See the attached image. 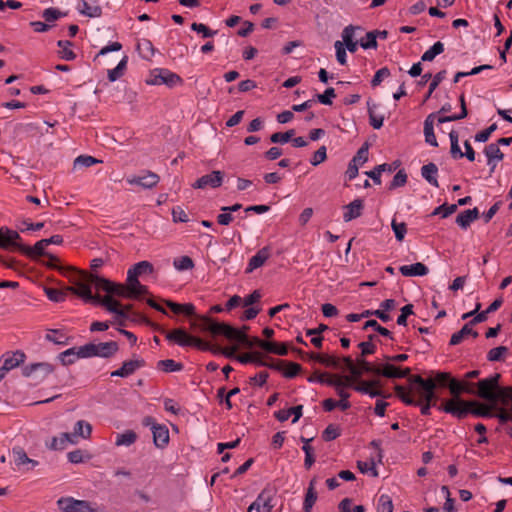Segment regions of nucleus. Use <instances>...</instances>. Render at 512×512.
<instances>
[{
  "label": "nucleus",
  "mask_w": 512,
  "mask_h": 512,
  "mask_svg": "<svg viewBox=\"0 0 512 512\" xmlns=\"http://www.w3.org/2000/svg\"><path fill=\"white\" fill-rule=\"evenodd\" d=\"M311 357L328 367L340 368V358L335 356L315 354Z\"/></svg>",
  "instance_id": "53"
},
{
  "label": "nucleus",
  "mask_w": 512,
  "mask_h": 512,
  "mask_svg": "<svg viewBox=\"0 0 512 512\" xmlns=\"http://www.w3.org/2000/svg\"><path fill=\"white\" fill-rule=\"evenodd\" d=\"M357 467L359 471L363 474H370L373 477L378 476V471L376 469L375 461L371 459L370 461H358Z\"/></svg>",
  "instance_id": "54"
},
{
  "label": "nucleus",
  "mask_w": 512,
  "mask_h": 512,
  "mask_svg": "<svg viewBox=\"0 0 512 512\" xmlns=\"http://www.w3.org/2000/svg\"><path fill=\"white\" fill-rule=\"evenodd\" d=\"M274 498L271 490H263L248 507V512H270L274 507Z\"/></svg>",
  "instance_id": "13"
},
{
  "label": "nucleus",
  "mask_w": 512,
  "mask_h": 512,
  "mask_svg": "<svg viewBox=\"0 0 512 512\" xmlns=\"http://www.w3.org/2000/svg\"><path fill=\"white\" fill-rule=\"evenodd\" d=\"M354 367L359 373V377H361L364 373L375 375L377 365L371 364L364 357L360 356L354 362Z\"/></svg>",
  "instance_id": "41"
},
{
  "label": "nucleus",
  "mask_w": 512,
  "mask_h": 512,
  "mask_svg": "<svg viewBox=\"0 0 512 512\" xmlns=\"http://www.w3.org/2000/svg\"><path fill=\"white\" fill-rule=\"evenodd\" d=\"M355 379L356 378L352 376L321 375L318 380L320 383H325L334 387L339 397H350V394L346 391V388L352 387Z\"/></svg>",
  "instance_id": "8"
},
{
  "label": "nucleus",
  "mask_w": 512,
  "mask_h": 512,
  "mask_svg": "<svg viewBox=\"0 0 512 512\" xmlns=\"http://www.w3.org/2000/svg\"><path fill=\"white\" fill-rule=\"evenodd\" d=\"M392 230L395 234V237L398 241H402L407 232V227L404 222H397L395 219L391 222Z\"/></svg>",
  "instance_id": "64"
},
{
  "label": "nucleus",
  "mask_w": 512,
  "mask_h": 512,
  "mask_svg": "<svg viewBox=\"0 0 512 512\" xmlns=\"http://www.w3.org/2000/svg\"><path fill=\"white\" fill-rule=\"evenodd\" d=\"M327 159V148L326 146L322 145L318 148L317 151L314 152L310 159V163L313 166H318L321 163H323Z\"/></svg>",
  "instance_id": "62"
},
{
  "label": "nucleus",
  "mask_w": 512,
  "mask_h": 512,
  "mask_svg": "<svg viewBox=\"0 0 512 512\" xmlns=\"http://www.w3.org/2000/svg\"><path fill=\"white\" fill-rule=\"evenodd\" d=\"M379 380H362L357 384H352V388L362 394H367L370 397L382 396L383 392L379 388Z\"/></svg>",
  "instance_id": "21"
},
{
  "label": "nucleus",
  "mask_w": 512,
  "mask_h": 512,
  "mask_svg": "<svg viewBox=\"0 0 512 512\" xmlns=\"http://www.w3.org/2000/svg\"><path fill=\"white\" fill-rule=\"evenodd\" d=\"M58 507L63 512H101V509L88 501L76 500L72 497L60 498Z\"/></svg>",
  "instance_id": "9"
},
{
  "label": "nucleus",
  "mask_w": 512,
  "mask_h": 512,
  "mask_svg": "<svg viewBox=\"0 0 512 512\" xmlns=\"http://www.w3.org/2000/svg\"><path fill=\"white\" fill-rule=\"evenodd\" d=\"M127 61V56H124L115 68L108 70V79L110 82H114L123 76L127 67Z\"/></svg>",
  "instance_id": "46"
},
{
  "label": "nucleus",
  "mask_w": 512,
  "mask_h": 512,
  "mask_svg": "<svg viewBox=\"0 0 512 512\" xmlns=\"http://www.w3.org/2000/svg\"><path fill=\"white\" fill-rule=\"evenodd\" d=\"M315 485L316 480L312 479L309 483L303 504V509L305 512H310L317 500V492L315 490Z\"/></svg>",
  "instance_id": "37"
},
{
  "label": "nucleus",
  "mask_w": 512,
  "mask_h": 512,
  "mask_svg": "<svg viewBox=\"0 0 512 512\" xmlns=\"http://www.w3.org/2000/svg\"><path fill=\"white\" fill-rule=\"evenodd\" d=\"M159 180L160 177L156 173L152 171H145L143 175L128 178L127 182L131 185L141 186L144 189H152L157 186Z\"/></svg>",
  "instance_id": "18"
},
{
  "label": "nucleus",
  "mask_w": 512,
  "mask_h": 512,
  "mask_svg": "<svg viewBox=\"0 0 512 512\" xmlns=\"http://www.w3.org/2000/svg\"><path fill=\"white\" fill-rule=\"evenodd\" d=\"M138 275L136 274H133L132 271H129L127 272V287L130 288V291H132V293L138 297L142 294H145L147 293V288L146 286L142 285L139 281H138Z\"/></svg>",
  "instance_id": "33"
},
{
  "label": "nucleus",
  "mask_w": 512,
  "mask_h": 512,
  "mask_svg": "<svg viewBox=\"0 0 512 512\" xmlns=\"http://www.w3.org/2000/svg\"><path fill=\"white\" fill-rule=\"evenodd\" d=\"M47 247V243H45L44 239L35 243L33 247L25 246L19 244L18 250L24 252L28 256H43L45 255V248Z\"/></svg>",
  "instance_id": "36"
},
{
  "label": "nucleus",
  "mask_w": 512,
  "mask_h": 512,
  "mask_svg": "<svg viewBox=\"0 0 512 512\" xmlns=\"http://www.w3.org/2000/svg\"><path fill=\"white\" fill-rule=\"evenodd\" d=\"M80 358H82V356H80V347L69 348L59 354V360L61 361V363L63 365H71L77 359H80Z\"/></svg>",
  "instance_id": "42"
},
{
  "label": "nucleus",
  "mask_w": 512,
  "mask_h": 512,
  "mask_svg": "<svg viewBox=\"0 0 512 512\" xmlns=\"http://www.w3.org/2000/svg\"><path fill=\"white\" fill-rule=\"evenodd\" d=\"M474 405H476V401H463L460 398H452L447 400L439 409L443 410L445 413H449L459 419H462L470 413L471 408Z\"/></svg>",
  "instance_id": "10"
},
{
  "label": "nucleus",
  "mask_w": 512,
  "mask_h": 512,
  "mask_svg": "<svg viewBox=\"0 0 512 512\" xmlns=\"http://www.w3.org/2000/svg\"><path fill=\"white\" fill-rule=\"evenodd\" d=\"M421 176L432 186L438 188V168L434 163H428L421 168Z\"/></svg>",
  "instance_id": "31"
},
{
  "label": "nucleus",
  "mask_w": 512,
  "mask_h": 512,
  "mask_svg": "<svg viewBox=\"0 0 512 512\" xmlns=\"http://www.w3.org/2000/svg\"><path fill=\"white\" fill-rule=\"evenodd\" d=\"M449 138H450V142H451L450 153H451L452 158H454V159L463 158L464 154L461 151L460 146H459L458 133L456 131L452 130L449 133Z\"/></svg>",
  "instance_id": "47"
},
{
  "label": "nucleus",
  "mask_w": 512,
  "mask_h": 512,
  "mask_svg": "<svg viewBox=\"0 0 512 512\" xmlns=\"http://www.w3.org/2000/svg\"><path fill=\"white\" fill-rule=\"evenodd\" d=\"M270 257V250L268 247L261 248L254 256L249 260L246 272H252L253 270L261 267Z\"/></svg>",
  "instance_id": "26"
},
{
  "label": "nucleus",
  "mask_w": 512,
  "mask_h": 512,
  "mask_svg": "<svg viewBox=\"0 0 512 512\" xmlns=\"http://www.w3.org/2000/svg\"><path fill=\"white\" fill-rule=\"evenodd\" d=\"M484 153L487 157V165H491L494 161L500 162L504 158L503 152L496 143L487 145L484 149Z\"/></svg>",
  "instance_id": "35"
},
{
  "label": "nucleus",
  "mask_w": 512,
  "mask_h": 512,
  "mask_svg": "<svg viewBox=\"0 0 512 512\" xmlns=\"http://www.w3.org/2000/svg\"><path fill=\"white\" fill-rule=\"evenodd\" d=\"M173 266L179 272L188 271L194 268V262L189 256H181L173 260Z\"/></svg>",
  "instance_id": "48"
},
{
  "label": "nucleus",
  "mask_w": 512,
  "mask_h": 512,
  "mask_svg": "<svg viewBox=\"0 0 512 512\" xmlns=\"http://www.w3.org/2000/svg\"><path fill=\"white\" fill-rule=\"evenodd\" d=\"M54 371V366L47 362L33 363L23 367L22 374L25 377L33 378L37 381L44 380Z\"/></svg>",
  "instance_id": "12"
},
{
  "label": "nucleus",
  "mask_w": 512,
  "mask_h": 512,
  "mask_svg": "<svg viewBox=\"0 0 512 512\" xmlns=\"http://www.w3.org/2000/svg\"><path fill=\"white\" fill-rule=\"evenodd\" d=\"M191 29L198 34H201L203 38H211L217 34L216 30L210 29L207 25L203 23H192Z\"/></svg>",
  "instance_id": "56"
},
{
  "label": "nucleus",
  "mask_w": 512,
  "mask_h": 512,
  "mask_svg": "<svg viewBox=\"0 0 512 512\" xmlns=\"http://www.w3.org/2000/svg\"><path fill=\"white\" fill-rule=\"evenodd\" d=\"M11 454L13 461L18 468H23L24 470L29 471L38 465V461L29 458L21 447H14Z\"/></svg>",
  "instance_id": "20"
},
{
  "label": "nucleus",
  "mask_w": 512,
  "mask_h": 512,
  "mask_svg": "<svg viewBox=\"0 0 512 512\" xmlns=\"http://www.w3.org/2000/svg\"><path fill=\"white\" fill-rule=\"evenodd\" d=\"M202 332H210L212 335L226 336V331L229 328L228 324L214 322L207 316H201L199 322L194 324Z\"/></svg>",
  "instance_id": "15"
},
{
  "label": "nucleus",
  "mask_w": 512,
  "mask_h": 512,
  "mask_svg": "<svg viewBox=\"0 0 512 512\" xmlns=\"http://www.w3.org/2000/svg\"><path fill=\"white\" fill-rule=\"evenodd\" d=\"M396 395L404 402L406 405H420V401L414 400L406 389L403 386L397 385L395 387Z\"/></svg>",
  "instance_id": "61"
},
{
  "label": "nucleus",
  "mask_w": 512,
  "mask_h": 512,
  "mask_svg": "<svg viewBox=\"0 0 512 512\" xmlns=\"http://www.w3.org/2000/svg\"><path fill=\"white\" fill-rule=\"evenodd\" d=\"M508 349L505 346H498L491 349L487 354V359L491 362L500 361L507 353Z\"/></svg>",
  "instance_id": "63"
},
{
  "label": "nucleus",
  "mask_w": 512,
  "mask_h": 512,
  "mask_svg": "<svg viewBox=\"0 0 512 512\" xmlns=\"http://www.w3.org/2000/svg\"><path fill=\"white\" fill-rule=\"evenodd\" d=\"M153 442L156 447L164 448L169 443V430L165 425L153 423L152 426Z\"/></svg>",
  "instance_id": "25"
},
{
  "label": "nucleus",
  "mask_w": 512,
  "mask_h": 512,
  "mask_svg": "<svg viewBox=\"0 0 512 512\" xmlns=\"http://www.w3.org/2000/svg\"><path fill=\"white\" fill-rule=\"evenodd\" d=\"M474 405H476V401H463L460 398H452L447 400L439 409L443 410L445 413H449L459 419H462L470 413L471 408Z\"/></svg>",
  "instance_id": "11"
},
{
  "label": "nucleus",
  "mask_w": 512,
  "mask_h": 512,
  "mask_svg": "<svg viewBox=\"0 0 512 512\" xmlns=\"http://www.w3.org/2000/svg\"><path fill=\"white\" fill-rule=\"evenodd\" d=\"M444 52V44L441 41L435 42L421 57L424 62L433 61L434 58Z\"/></svg>",
  "instance_id": "45"
},
{
  "label": "nucleus",
  "mask_w": 512,
  "mask_h": 512,
  "mask_svg": "<svg viewBox=\"0 0 512 512\" xmlns=\"http://www.w3.org/2000/svg\"><path fill=\"white\" fill-rule=\"evenodd\" d=\"M129 271H132L133 274H136L138 276L146 273H152L153 272V265L148 261H141L137 264L133 265Z\"/></svg>",
  "instance_id": "59"
},
{
  "label": "nucleus",
  "mask_w": 512,
  "mask_h": 512,
  "mask_svg": "<svg viewBox=\"0 0 512 512\" xmlns=\"http://www.w3.org/2000/svg\"><path fill=\"white\" fill-rule=\"evenodd\" d=\"M377 31H370L366 33L365 37L359 40V45L363 49H375L377 48Z\"/></svg>",
  "instance_id": "51"
},
{
  "label": "nucleus",
  "mask_w": 512,
  "mask_h": 512,
  "mask_svg": "<svg viewBox=\"0 0 512 512\" xmlns=\"http://www.w3.org/2000/svg\"><path fill=\"white\" fill-rule=\"evenodd\" d=\"M78 11L80 14L91 18L100 17L102 14V9L99 5H90L87 0H81V6L78 7Z\"/></svg>",
  "instance_id": "40"
},
{
  "label": "nucleus",
  "mask_w": 512,
  "mask_h": 512,
  "mask_svg": "<svg viewBox=\"0 0 512 512\" xmlns=\"http://www.w3.org/2000/svg\"><path fill=\"white\" fill-rule=\"evenodd\" d=\"M344 209L345 211L343 214V219L345 222H349L361 215L363 209V201L361 199H355L346 205Z\"/></svg>",
  "instance_id": "28"
},
{
  "label": "nucleus",
  "mask_w": 512,
  "mask_h": 512,
  "mask_svg": "<svg viewBox=\"0 0 512 512\" xmlns=\"http://www.w3.org/2000/svg\"><path fill=\"white\" fill-rule=\"evenodd\" d=\"M459 101L461 104V112L456 115L439 117V119H438L439 123L456 121V120L463 119L467 116V108H466V103H465V97L463 94L459 97Z\"/></svg>",
  "instance_id": "50"
},
{
  "label": "nucleus",
  "mask_w": 512,
  "mask_h": 512,
  "mask_svg": "<svg viewBox=\"0 0 512 512\" xmlns=\"http://www.w3.org/2000/svg\"><path fill=\"white\" fill-rule=\"evenodd\" d=\"M412 385H417L415 388L421 402H432L435 399V382L433 379H423L420 375H413L409 378Z\"/></svg>",
  "instance_id": "6"
},
{
  "label": "nucleus",
  "mask_w": 512,
  "mask_h": 512,
  "mask_svg": "<svg viewBox=\"0 0 512 512\" xmlns=\"http://www.w3.org/2000/svg\"><path fill=\"white\" fill-rule=\"evenodd\" d=\"M476 338L478 337L477 331L473 330L471 325L469 323L465 324L461 330L458 332L452 334L450 338V345H458L460 344L464 339L468 337Z\"/></svg>",
  "instance_id": "29"
},
{
  "label": "nucleus",
  "mask_w": 512,
  "mask_h": 512,
  "mask_svg": "<svg viewBox=\"0 0 512 512\" xmlns=\"http://www.w3.org/2000/svg\"><path fill=\"white\" fill-rule=\"evenodd\" d=\"M247 327L244 326L242 329H237L229 325V328L226 331V338L230 341L237 342L241 344L243 347L251 349L256 344L257 337L250 339L246 334Z\"/></svg>",
  "instance_id": "16"
},
{
  "label": "nucleus",
  "mask_w": 512,
  "mask_h": 512,
  "mask_svg": "<svg viewBox=\"0 0 512 512\" xmlns=\"http://www.w3.org/2000/svg\"><path fill=\"white\" fill-rule=\"evenodd\" d=\"M117 342L108 341L101 343H88L80 347V356L82 358L102 357L110 358L118 351Z\"/></svg>",
  "instance_id": "4"
},
{
  "label": "nucleus",
  "mask_w": 512,
  "mask_h": 512,
  "mask_svg": "<svg viewBox=\"0 0 512 512\" xmlns=\"http://www.w3.org/2000/svg\"><path fill=\"white\" fill-rule=\"evenodd\" d=\"M137 440V434L132 430H127L123 433H119L116 436V446H131Z\"/></svg>",
  "instance_id": "44"
},
{
  "label": "nucleus",
  "mask_w": 512,
  "mask_h": 512,
  "mask_svg": "<svg viewBox=\"0 0 512 512\" xmlns=\"http://www.w3.org/2000/svg\"><path fill=\"white\" fill-rule=\"evenodd\" d=\"M377 512H393V503L389 495L382 494L377 501Z\"/></svg>",
  "instance_id": "55"
},
{
  "label": "nucleus",
  "mask_w": 512,
  "mask_h": 512,
  "mask_svg": "<svg viewBox=\"0 0 512 512\" xmlns=\"http://www.w3.org/2000/svg\"><path fill=\"white\" fill-rule=\"evenodd\" d=\"M59 50V55L62 59L66 61H72L76 58V54L72 50V43L67 40H59L57 42Z\"/></svg>",
  "instance_id": "43"
},
{
  "label": "nucleus",
  "mask_w": 512,
  "mask_h": 512,
  "mask_svg": "<svg viewBox=\"0 0 512 512\" xmlns=\"http://www.w3.org/2000/svg\"><path fill=\"white\" fill-rule=\"evenodd\" d=\"M399 271L406 277L425 276L429 272L427 266L420 262L411 265H403L399 268Z\"/></svg>",
  "instance_id": "27"
},
{
  "label": "nucleus",
  "mask_w": 512,
  "mask_h": 512,
  "mask_svg": "<svg viewBox=\"0 0 512 512\" xmlns=\"http://www.w3.org/2000/svg\"><path fill=\"white\" fill-rule=\"evenodd\" d=\"M138 50L141 56L145 59H149L154 55V47L151 41L143 39L138 43Z\"/></svg>",
  "instance_id": "58"
},
{
  "label": "nucleus",
  "mask_w": 512,
  "mask_h": 512,
  "mask_svg": "<svg viewBox=\"0 0 512 512\" xmlns=\"http://www.w3.org/2000/svg\"><path fill=\"white\" fill-rule=\"evenodd\" d=\"M80 298L86 303L99 304L107 311L115 315L114 322L119 326H125L129 318L126 310L121 308V303L109 295L101 296L93 294L87 287L80 288Z\"/></svg>",
  "instance_id": "2"
},
{
  "label": "nucleus",
  "mask_w": 512,
  "mask_h": 512,
  "mask_svg": "<svg viewBox=\"0 0 512 512\" xmlns=\"http://www.w3.org/2000/svg\"><path fill=\"white\" fill-rule=\"evenodd\" d=\"M295 134V130L294 129H290L284 133H281V132H276V133H273L270 137V141L272 143H281V144H285L287 143L288 141H290L292 139V137L294 136Z\"/></svg>",
  "instance_id": "57"
},
{
  "label": "nucleus",
  "mask_w": 512,
  "mask_h": 512,
  "mask_svg": "<svg viewBox=\"0 0 512 512\" xmlns=\"http://www.w3.org/2000/svg\"><path fill=\"white\" fill-rule=\"evenodd\" d=\"M367 105L370 125L374 129H380L383 126L384 116L376 113V109L378 108L377 104L368 101Z\"/></svg>",
  "instance_id": "39"
},
{
  "label": "nucleus",
  "mask_w": 512,
  "mask_h": 512,
  "mask_svg": "<svg viewBox=\"0 0 512 512\" xmlns=\"http://www.w3.org/2000/svg\"><path fill=\"white\" fill-rule=\"evenodd\" d=\"M500 374H494L488 378L482 379L477 383L478 391L476 394L488 401L496 402L501 400V389L498 382Z\"/></svg>",
  "instance_id": "5"
},
{
  "label": "nucleus",
  "mask_w": 512,
  "mask_h": 512,
  "mask_svg": "<svg viewBox=\"0 0 512 512\" xmlns=\"http://www.w3.org/2000/svg\"><path fill=\"white\" fill-rule=\"evenodd\" d=\"M302 410H303L302 405L294 406V407H291L286 410H280L276 413V418L279 421L284 422V421L288 420L291 416H293L292 422L295 423L302 416Z\"/></svg>",
  "instance_id": "34"
},
{
  "label": "nucleus",
  "mask_w": 512,
  "mask_h": 512,
  "mask_svg": "<svg viewBox=\"0 0 512 512\" xmlns=\"http://www.w3.org/2000/svg\"><path fill=\"white\" fill-rule=\"evenodd\" d=\"M165 338L169 342L175 343L181 347H195L202 351L212 349V345L198 337L192 336L182 328H177L165 332Z\"/></svg>",
  "instance_id": "3"
},
{
  "label": "nucleus",
  "mask_w": 512,
  "mask_h": 512,
  "mask_svg": "<svg viewBox=\"0 0 512 512\" xmlns=\"http://www.w3.org/2000/svg\"><path fill=\"white\" fill-rule=\"evenodd\" d=\"M100 162H101V160H99L95 157H92L89 155H80L75 158L73 167L75 170L80 169V168H87V167H90V166L100 163Z\"/></svg>",
  "instance_id": "49"
},
{
  "label": "nucleus",
  "mask_w": 512,
  "mask_h": 512,
  "mask_svg": "<svg viewBox=\"0 0 512 512\" xmlns=\"http://www.w3.org/2000/svg\"><path fill=\"white\" fill-rule=\"evenodd\" d=\"M425 141L431 146L437 147L438 142L434 134V114H430L424 121Z\"/></svg>",
  "instance_id": "32"
},
{
  "label": "nucleus",
  "mask_w": 512,
  "mask_h": 512,
  "mask_svg": "<svg viewBox=\"0 0 512 512\" xmlns=\"http://www.w3.org/2000/svg\"><path fill=\"white\" fill-rule=\"evenodd\" d=\"M150 85H167L168 87H174L182 83V78L165 68H155L151 71L150 79L147 80Z\"/></svg>",
  "instance_id": "7"
},
{
  "label": "nucleus",
  "mask_w": 512,
  "mask_h": 512,
  "mask_svg": "<svg viewBox=\"0 0 512 512\" xmlns=\"http://www.w3.org/2000/svg\"><path fill=\"white\" fill-rule=\"evenodd\" d=\"M223 179L224 173L216 170L201 176L192 186L195 189L218 188L222 185Z\"/></svg>",
  "instance_id": "17"
},
{
  "label": "nucleus",
  "mask_w": 512,
  "mask_h": 512,
  "mask_svg": "<svg viewBox=\"0 0 512 512\" xmlns=\"http://www.w3.org/2000/svg\"><path fill=\"white\" fill-rule=\"evenodd\" d=\"M145 366V361L142 358H134L123 362L122 366L111 372L112 377H128L135 373L138 369Z\"/></svg>",
  "instance_id": "19"
},
{
  "label": "nucleus",
  "mask_w": 512,
  "mask_h": 512,
  "mask_svg": "<svg viewBox=\"0 0 512 512\" xmlns=\"http://www.w3.org/2000/svg\"><path fill=\"white\" fill-rule=\"evenodd\" d=\"M361 27L348 25L342 31V39L345 49L351 53H355L358 49L359 41L355 40L356 31H361Z\"/></svg>",
  "instance_id": "23"
},
{
  "label": "nucleus",
  "mask_w": 512,
  "mask_h": 512,
  "mask_svg": "<svg viewBox=\"0 0 512 512\" xmlns=\"http://www.w3.org/2000/svg\"><path fill=\"white\" fill-rule=\"evenodd\" d=\"M46 339L50 342L60 345L67 343V336L60 330L48 331V333L46 334Z\"/></svg>",
  "instance_id": "60"
},
{
  "label": "nucleus",
  "mask_w": 512,
  "mask_h": 512,
  "mask_svg": "<svg viewBox=\"0 0 512 512\" xmlns=\"http://www.w3.org/2000/svg\"><path fill=\"white\" fill-rule=\"evenodd\" d=\"M72 433L75 435L77 439H88L90 438L92 433V426L87 421L79 420L75 423Z\"/></svg>",
  "instance_id": "38"
},
{
  "label": "nucleus",
  "mask_w": 512,
  "mask_h": 512,
  "mask_svg": "<svg viewBox=\"0 0 512 512\" xmlns=\"http://www.w3.org/2000/svg\"><path fill=\"white\" fill-rule=\"evenodd\" d=\"M20 235L17 231L11 230L8 227L0 228V248L9 249L17 248L19 246Z\"/></svg>",
  "instance_id": "22"
},
{
  "label": "nucleus",
  "mask_w": 512,
  "mask_h": 512,
  "mask_svg": "<svg viewBox=\"0 0 512 512\" xmlns=\"http://www.w3.org/2000/svg\"><path fill=\"white\" fill-rule=\"evenodd\" d=\"M479 216V211L477 208L468 209L456 217V223L462 228L467 229L470 224L475 221Z\"/></svg>",
  "instance_id": "30"
},
{
  "label": "nucleus",
  "mask_w": 512,
  "mask_h": 512,
  "mask_svg": "<svg viewBox=\"0 0 512 512\" xmlns=\"http://www.w3.org/2000/svg\"><path fill=\"white\" fill-rule=\"evenodd\" d=\"M410 372V368L400 369L390 361H386L385 363L377 364L375 375L392 379H400L407 377Z\"/></svg>",
  "instance_id": "14"
},
{
  "label": "nucleus",
  "mask_w": 512,
  "mask_h": 512,
  "mask_svg": "<svg viewBox=\"0 0 512 512\" xmlns=\"http://www.w3.org/2000/svg\"><path fill=\"white\" fill-rule=\"evenodd\" d=\"M26 355L22 351H11L4 353L0 361L11 371L25 362Z\"/></svg>",
  "instance_id": "24"
},
{
  "label": "nucleus",
  "mask_w": 512,
  "mask_h": 512,
  "mask_svg": "<svg viewBox=\"0 0 512 512\" xmlns=\"http://www.w3.org/2000/svg\"><path fill=\"white\" fill-rule=\"evenodd\" d=\"M83 286L87 287L91 292L94 287L96 290L95 294H99L100 291H103L111 297L115 295L125 299L137 298L126 285L112 282L93 272H81L75 280L74 286L69 287L68 290L80 297V288Z\"/></svg>",
  "instance_id": "1"
},
{
  "label": "nucleus",
  "mask_w": 512,
  "mask_h": 512,
  "mask_svg": "<svg viewBox=\"0 0 512 512\" xmlns=\"http://www.w3.org/2000/svg\"><path fill=\"white\" fill-rule=\"evenodd\" d=\"M158 367L164 372H177L183 369V364L173 359H166L159 361Z\"/></svg>",
  "instance_id": "52"
}]
</instances>
